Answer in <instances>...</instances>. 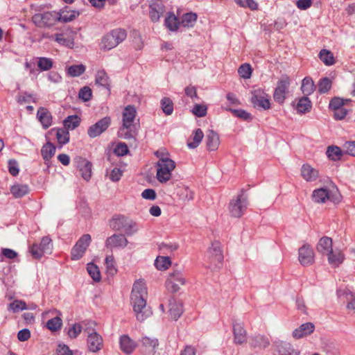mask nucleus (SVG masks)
I'll return each mask as SVG.
<instances>
[{
	"mask_svg": "<svg viewBox=\"0 0 355 355\" xmlns=\"http://www.w3.org/2000/svg\"><path fill=\"white\" fill-rule=\"evenodd\" d=\"M147 288L144 282L136 281L132 286L130 300L137 320L143 322L152 315L150 307L146 306Z\"/></svg>",
	"mask_w": 355,
	"mask_h": 355,
	"instance_id": "obj_1",
	"label": "nucleus"
},
{
	"mask_svg": "<svg viewBox=\"0 0 355 355\" xmlns=\"http://www.w3.org/2000/svg\"><path fill=\"white\" fill-rule=\"evenodd\" d=\"M110 227L114 231H123L127 236L137 232L139 228L136 222L123 215H114L109 221Z\"/></svg>",
	"mask_w": 355,
	"mask_h": 355,
	"instance_id": "obj_2",
	"label": "nucleus"
},
{
	"mask_svg": "<svg viewBox=\"0 0 355 355\" xmlns=\"http://www.w3.org/2000/svg\"><path fill=\"white\" fill-rule=\"evenodd\" d=\"M127 37V32L123 28H115L105 34L101 40V48L111 50L123 42Z\"/></svg>",
	"mask_w": 355,
	"mask_h": 355,
	"instance_id": "obj_3",
	"label": "nucleus"
},
{
	"mask_svg": "<svg viewBox=\"0 0 355 355\" xmlns=\"http://www.w3.org/2000/svg\"><path fill=\"white\" fill-rule=\"evenodd\" d=\"M156 178L160 183H166L171 178V172L175 168V163L168 157H160L156 164Z\"/></svg>",
	"mask_w": 355,
	"mask_h": 355,
	"instance_id": "obj_4",
	"label": "nucleus"
},
{
	"mask_svg": "<svg viewBox=\"0 0 355 355\" xmlns=\"http://www.w3.org/2000/svg\"><path fill=\"white\" fill-rule=\"evenodd\" d=\"M248 206V196L245 194V190L242 189L240 193L230 201L229 211L232 216L240 218L244 214Z\"/></svg>",
	"mask_w": 355,
	"mask_h": 355,
	"instance_id": "obj_5",
	"label": "nucleus"
},
{
	"mask_svg": "<svg viewBox=\"0 0 355 355\" xmlns=\"http://www.w3.org/2000/svg\"><path fill=\"white\" fill-rule=\"evenodd\" d=\"M57 12L48 11L36 13L32 17V21L38 28H49L58 22Z\"/></svg>",
	"mask_w": 355,
	"mask_h": 355,
	"instance_id": "obj_6",
	"label": "nucleus"
},
{
	"mask_svg": "<svg viewBox=\"0 0 355 355\" xmlns=\"http://www.w3.org/2000/svg\"><path fill=\"white\" fill-rule=\"evenodd\" d=\"M207 254L210 262L207 267L210 268H220L223 261L220 243L216 241H214L211 243V246L207 250Z\"/></svg>",
	"mask_w": 355,
	"mask_h": 355,
	"instance_id": "obj_7",
	"label": "nucleus"
},
{
	"mask_svg": "<svg viewBox=\"0 0 355 355\" xmlns=\"http://www.w3.org/2000/svg\"><path fill=\"white\" fill-rule=\"evenodd\" d=\"M291 85V78L287 75H284L277 81V87L273 93V98L279 104H283L286 94L288 93V88Z\"/></svg>",
	"mask_w": 355,
	"mask_h": 355,
	"instance_id": "obj_8",
	"label": "nucleus"
},
{
	"mask_svg": "<svg viewBox=\"0 0 355 355\" xmlns=\"http://www.w3.org/2000/svg\"><path fill=\"white\" fill-rule=\"evenodd\" d=\"M250 101L256 108H261L264 110L270 108V102L268 94L261 89H256L251 92Z\"/></svg>",
	"mask_w": 355,
	"mask_h": 355,
	"instance_id": "obj_9",
	"label": "nucleus"
},
{
	"mask_svg": "<svg viewBox=\"0 0 355 355\" xmlns=\"http://www.w3.org/2000/svg\"><path fill=\"white\" fill-rule=\"evenodd\" d=\"M92 241L91 236L88 234H83L72 248L71 256L72 260H78L83 257L87 248Z\"/></svg>",
	"mask_w": 355,
	"mask_h": 355,
	"instance_id": "obj_10",
	"label": "nucleus"
},
{
	"mask_svg": "<svg viewBox=\"0 0 355 355\" xmlns=\"http://www.w3.org/2000/svg\"><path fill=\"white\" fill-rule=\"evenodd\" d=\"M186 283L184 277L180 270H174L168 275L166 281V287L171 293H177L180 290L179 285H184Z\"/></svg>",
	"mask_w": 355,
	"mask_h": 355,
	"instance_id": "obj_11",
	"label": "nucleus"
},
{
	"mask_svg": "<svg viewBox=\"0 0 355 355\" xmlns=\"http://www.w3.org/2000/svg\"><path fill=\"white\" fill-rule=\"evenodd\" d=\"M112 119L110 116H105L98 120L94 124L90 125L87 129V135L90 138H95L100 136L110 127Z\"/></svg>",
	"mask_w": 355,
	"mask_h": 355,
	"instance_id": "obj_12",
	"label": "nucleus"
},
{
	"mask_svg": "<svg viewBox=\"0 0 355 355\" xmlns=\"http://www.w3.org/2000/svg\"><path fill=\"white\" fill-rule=\"evenodd\" d=\"M137 116V110L134 105H127L122 114V125L123 130L126 128L138 127L139 123H135Z\"/></svg>",
	"mask_w": 355,
	"mask_h": 355,
	"instance_id": "obj_13",
	"label": "nucleus"
},
{
	"mask_svg": "<svg viewBox=\"0 0 355 355\" xmlns=\"http://www.w3.org/2000/svg\"><path fill=\"white\" fill-rule=\"evenodd\" d=\"M158 345L157 338L144 336L139 340L138 346L144 355H154Z\"/></svg>",
	"mask_w": 355,
	"mask_h": 355,
	"instance_id": "obj_14",
	"label": "nucleus"
},
{
	"mask_svg": "<svg viewBox=\"0 0 355 355\" xmlns=\"http://www.w3.org/2000/svg\"><path fill=\"white\" fill-rule=\"evenodd\" d=\"M298 259L303 266H311L314 263V252L310 245L306 243L299 248Z\"/></svg>",
	"mask_w": 355,
	"mask_h": 355,
	"instance_id": "obj_15",
	"label": "nucleus"
},
{
	"mask_svg": "<svg viewBox=\"0 0 355 355\" xmlns=\"http://www.w3.org/2000/svg\"><path fill=\"white\" fill-rule=\"evenodd\" d=\"M128 243V241L124 234H114L111 236L107 238L105 241V246L107 248H125Z\"/></svg>",
	"mask_w": 355,
	"mask_h": 355,
	"instance_id": "obj_16",
	"label": "nucleus"
},
{
	"mask_svg": "<svg viewBox=\"0 0 355 355\" xmlns=\"http://www.w3.org/2000/svg\"><path fill=\"white\" fill-rule=\"evenodd\" d=\"M87 342L89 352H97L103 347V338L96 331L89 333Z\"/></svg>",
	"mask_w": 355,
	"mask_h": 355,
	"instance_id": "obj_17",
	"label": "nucleus"
},
{
	"mask_svg": "<svg viewBox=\"0 0 355 355\" xmlns=\"http://www.w3.org/2000/svg\"><path fill=\"white\" fill-rule=\"evenodd\" d=\"M273 347L274 355H293L295 352L291 344L284 341L275 342Z\"/></svg>",
	"mask_w": 355,
	"mask_h": 355,
	"instance_id": "obj_18",
	"label": "nucleus"
},
{
	"mask_svg": "<svg viewBox=\"0 0 355 355\" xmlns=\"http://www.w3.org/2000/svg\"><path fill=\"white\" fill-rule=\"evenodd\" d=\"M234 341L236 344L241 345L246 342L247 332L243 324L239 322L233 323Z\"/></svg>",
	"mask_w": 355,
	"mask_h": 355,
	"instance_id": "obj_19",
	"label": "nucleus"
},
{
	"mask_svg": "<svg viewBox=\"0 0 355 355\" xmlns=\"http://www.w3.org/2000/svg\"><path fill=\"white\" fill-rule=\"evenodd\" d=\"M333 241L329 236H323L320 239L317 246V251L322 255H328L333 251Z\"/></svg>",
	"mask_w": 355,
	"mask_h": 355,
	"instance_id": "obj_20",
	"label": "nucleus"
},
{
	"mask_svg": "<svg viewBox=\"0 0 355 355\" xmlns=\"http://www.w3.org/2000/svg\"><path fill=\"white\" fill-rule=\"evenodd\" d=\"M95 83L107 90L108 94L111 91V80L104 69L98 70L95 76Z\"/></svg>",
	"mask_w": 355,
	"mask_h": 355,
	"instance_id": "obj_21",
	"label": "nucleus"
},
{
	"mask_svg": "<svg viewBox=\"0 0 355 355\" xmlns=\"http://www.w3.org/2000/svg\"><path fill=\"white\" fill-rule=\"evenodd\" d=\"M315 326L312 322H306L293 331V336L296 339L302 338L310 335L313 332Z\"/></svg>",
	"mask_w": 355,
	"mask_h": 355,
	"instance_id": "obj_22",
	"label": "nucleus"
},
{
	"mask_svg": "<svg viewBox=\"0 0 355 355\" xmlns=\"http://www.w3.org/2000/svg\"><path fill=\"white\" fill-rule=\"evenodd\" d=\"M120 348L126 354H130L135 349L137 344L128 335H123L119 339Z\"/></svg>",
	"mask_w": 355,
	"mask_h": 355,
	"instance_id": "obj_23",
	"label": "nucleus"
},
{
	"mask_svg": "<svg viewBox=\"0 0 355 355\" xmlns=\"http://www.w3.org/2000/svg\"><path fill=\"white\" fill-rule=\"evenodd\" d=\"M301 175L307 182H313L318 178L319 172L308 164H304L301 168Z\"/></svg>",
	"mask_w": 355,
	"mask_h": 355,
	"instance_id": "obj_24",
	"label": "nucleus"
},
{
	"mask_svg": "<svg viewBox=\"0 0 355 355\" xmlns=\"http://www.w3.org/2000/svg\"><path fill=\"white\" fill-rule=\"evenodd\" d=\"M37 117L42 125L44 129H47L52 124V115L44 107H40L37 112Z\"/></svg>",
	"mask_w": 355,
	"mask_h": 355,
	"instance_id": "obj_25",
	"label": "nucleus"
},
{
	"mask_svg": "<svg viewBox=\"0 0 355 355\" xmlns=\"http://www.w3.org/2000/svg\"><path fill=\"white\" fill-rule=\"evenodd\" d=\"M92 164L90 162L80 158L78 168H79L82 178L86 181H89L92 176Z\"/></svg>",
	"mask_w": 355,
	"mask_h": 355,
	"instance_id": "obj_26",
	"label": "nucleus"
},
{
	"mask_svg": "<svg viewBox=\"0 0 355 355\" xmlns=\"http://www.w3.org/2000/svg\"><path fill=\"white\" fill-rule=\"evenodd\" d=\"M206 144L209 150H215L219 146V136L213 130H209L207 132Z\"/></svg>",
	"mask_w": 355,
	"mask_h": 355,
	"instance_id": "obj_27",
	"label": "nucleus"
},
{
	"mask_svg": "<svg viewBox=\"0 0 355 355\" xmlns=\"http://www.w3.org/2000/svg\"><path fill=\"white\" fill-rule=\"evenodd\" d=\"M79 12L76 10L65 9L61 10L60 12H57L58 22H69L73 21L79 15Z\"/></svg>",
	"mask_w": 355,
	"mask_h": 355,
	"instance_id": "obj_28",
	"label": "nucleus"
},
{
	"mask_svg": "<svg viewBox=\"0 0 355 355\" xmlns=\"http://www.w3.org/2000/svg\"><path fill=\"white\" fill-rule=\"evenodd\" d=\"M10 191L15 198H21L30 192V188L28 184H15Z\"/></svg>",
	"mask_w": 355,
	"mask_h": 355,
	"instance_id": "obj_29",
	"label": "nucleus"
},
{
	"mask_svg": "<svg viewBox=\"0 0 355 355\" xmlns=\"http://www.w3.org/2000/svg\"><path fill=\"white\" fill-rule=\"evenodd\" d=\"M169 313L171 318L174 320L178 319L182 315L183 313L182 304L180 302H177L174 300L169 302Z\"/></svg>",
	"mask_w": 355,
	"mask_h": 355,
	"instance_id": "obj_30",
	"label": "nucleus"
},
{
	"mask_svg": "<svg viewBox=\"0 0 355 355\" xmlns=\"http://www.w3.org/2000/svg\"><path fill=\"white\" fill-rule=\"evenodd\" d=\"M81 119L80 116L76 114L68 116L64 121V129L73 130L80 125Z\"/></svg>",
	"mask_w": 355,
	"mask_h": 355,
	"instance_id": "obj_31",
	"label": "nucleus"
},
{
	"mask_svg": "<svg viewBox=\"0 0 355 355\" xmlns=\"http://www.w3.org/2000/svg\"><path fill=\"white\" fill-rule=\"evenodd\" d=\"M56 150V148L53 144L50 141H48L46 144H44L41 149V155L44 160L46 162H49L52 157L55 155Z\"/></svg>",
	"mask_w": 355,
	"mask_h": 355,
	"instance_id": "obj_32",
	"label": "nucleus"
},
{
	"mask_svg": "<svg viewBox=\"0 0 355 355\" xmlns=\"http://www.w3.org/2000/svg\"><path fill=\"white\" fill-rule=\"evenodd\" d=\"M311 107V101L307 96H306L299 99L296 105V110L300 114H305L310 112Z\"/></svg>",
	"mask_w": 355,
	"mask_h": 355,
	"instance_id": "obj_33",
	"label": "nucleus"
},
{
	"mask_svg": "<svg viewBox=\"0 0 355 355\" xmlns=\"http://www.w3.org/2000/svg\"><path fill=\"white\" fill-rule=\"evenodd\" d=\"M163 4L162 3H155L150 6V18L152 21H158L162 13Z\"/></svg>",
	"mask_w": 355,
	"mask_h": 355,
	"instance_id": "obj_34",
	"label": "nucleus"
},
{
	"mask_svg": "<svg viewBox=\"0 0 355 355\" xmlns=\"http://www.w3.org/2000/svg\"><path fill=\"white\" fill-rule=\"evenodd\" d=\"M139 128L138 127H131L123 130V126H121L119 130L118 135L124 139H135L138 134Z\"/></svg>",
	"mask_w": 355,
	"mask_h": 355,
	"instance_id": "obj_35",
	"label": "nucleus"
},
{
	"mask_svg": "<svg viewBox=\"0 0 355 355\" xmlns=\"http://www.w3.org/2000/svg\"><path fill=\"white\" fill-rule=\"evenodd\" d=\"M313 199L315 202L323 203L329 198V191L325 188H320L313 191Z\"/></svg>",
	"mask_w": 355,
	"mask_h": 355,
	"instance_id": "obj_36",
	"label": "nucleus"
},
{
	"mask_svg": "<svg viewBox=\"0 0 355 355\" xmlns=\"http://www.w3.org/2000/svg\"><path fill=\"white\" fill-rule=\"evenodd\" d=\"M204 137V133L200 128L195 130L193 132L192 141L190 140L187 142V146L191 149L197 148Z\"/></svg>",
	"mask_w": 355,
	"mask_h": 355,
	"instance_id": "obj_37",
	"label": "nucleus"
},
{
	"mask_svg": "<svg viewBox=\"0 0 355 355\" xmlns=\"http://www.w3.org/2000/svg\"><path fill=\"white\" fill-rule=\"evenodd\" d=\"M55 131V136L58 143L62 146L67 144L69 141V132L64 128H53L51 132Z\"/></svg>",
	"mask_w": 355,
	"mask_h": 355,
	"instance_id": "obj_38",
	"label": "nucleus"
},
{
	"mask_svg": "<svg viewBox=\"0 0 355 355\" xmlns=\"http://www.w3.org/2000/svg\"><path fill=\"white\" fill-rule=\"evenodd\" d=\"M197 20V15L194 12H187L182 15L180 26L184 27H193Z\"/></svg>",
	"mask_w": 355,
	"mask_h": 355,
	"instance_id": "obj_39",
	"label": "nucleus"
},
{
	"mask_svg": "<svg viewBox=\"0 0 355 355\" xmlns=\"http://www.w3.org/2000/svg\"><path fill=\"white\" fill-rule=\"evenodd\" d=\"M250 345L254 348H266L269 346L270 342L268 338L263 336L257 335L252 338Z\"/></svg>",
	"mask_w": 355,
	"mask_h": 355,
	"instance_id": "obj_40",
	"label": "nucleus"
},
{
	"mask_svg": "<svg viewBox=\"0 0 355 355\" xmlns=\"http://www.w3.org/2000/svg\"><path fill=\"white\" fill-rule=\"evenodd\" d=\"M301 89L305 96H309L314 92L315 85L311 78L305 77L302 80Z\"/></svg>",
	"mask_w": 355,
	"mask_h": 355,
	"instance_id": "obj_41",
	"label": "nucleus"
},
{
	"mask_svg": "<svg viewBox=\"0 0 355 355\" xmlns=\"http://www.w3.org/2000/svg\"><path fill=\"white\" fill-rule=\"evenodd\" d=\"M327 257L329 264L334 267H338L344 261V255L340 252L333 250Z\"/></svg>",
	"mask_w": 355,
	"mask_h": 355,
	"instance_id": "obj_42",
	"label": "nucleus"
},
{
	"mask_svg": "<svg viewBox=\"0 0 355 355\" xmlns=\"http://www.w3.org/2000/svg\"><path fill=\"white\" fill-rule=\"evenodd\" d=\"M166 26L171 31H175L180 26V21L173 13H171L165 19Z\"/></svg>",
	"mask_w": 355,
	"mask_h": 355,
	"instance_id": "obj_43",
	"label": "nucleus"
},
{
	"mask_svg": "<svg viewBox=\"0 0 355 355\" xmlns=\"http://www.w3.org/2000/svg\"><path fill=\"white\" fill-rule=\"evenodd\" d=\"M319 58L327 66H331L335 62L333 53L327 49H322L320 51Z\"/></svg>",
	"mask_w": 355,
	"mask_h": 355,
	"instance_id": "obj_44",
	"label": "nucleus"
},
{
	"mask_svg": "<svg viewBox=\"0 0 355 355\" xmlns=\"http://www.w3.org/2000/svg\"><path fill=\"white\" fill-rule=\"evenodd\" d=\"M327 155L330 159L333 161H338L340 159L343 153L339 147L336 146H330L327 148Z\"/></svg>",
	"mask_w": 355,
	"mask_h": 355,
	"instance_id": "obj_45",
	"label": "nucleus"
},
{
	"mask_svg": "<svg viewBox=\"0 0 355 355\" xmlns=\"http://www.w3.org/2000/svg\"><path fill=\"white\" fill-rule=\"evenodd\" d=\"M87 270L96 282H99L101 280V275L98 266L93 263H89L87 266Z\"/></svg>",
	"mask_w": 355,
	"mask_h": 355,
	"instance_id": "obj_46",
	"label": "nucleus"
},
{
	"mask_svg": "<svg viewBox=\"0 0 355 355\" xmlns=\"http://www.w3.org/2000/svg\"><path fill=\"white\" fill-rule=\"evenodd\" d=\"M171 261L168 257H157L155 261V267L159 270H164L168 268Z\"/></svg>",
	"mask_w": 355,
	"mask_h": 355,
	"instance_id": "obj_47",
	"label": "nucleus"
},
{
	"mask_svg": "<svg viewBox=\"0 0 355 355\" xmlns=\"http://www.w3.org/2000/svg\"><path fill=\"white\" fill-rule=\"evenodd\" d=\"M226 110L232 112L234 116L241 119L243 120L250 121L252 119V116L250 113L246 112L244 110L241 109H232V108H226Z\"/></svg>",
	"mask_w": 355,
	"mask_h": 355,
	"instance_id": "obj_48",
	"label": "nucleus"
},
{
	"mask_svg": "<svg viewBox=\"0 0 355 355\" xmlns=\"http://www.w3.org/2000/svg\"><path fill=\"white\" fill-rule=\"evenodd\" d=\"M37 60V67L41 71H48L52 68L53 62L51 58L39 57Z\"/></svg>",
	"mask_w": 355,
	"mask_h": 355,
	"instance_id": "obj_49",
	"label": "nucleus"
},
{
	"mask_svg": "<svg viewBox=\"0 0 355 355\" xmlns=\"http://www.w3.org/2000/svg\"><path fill=\"white\" fill-rule=\"evenodd\" d=\"M85 71V66L80 64H74L68 67L67 73L71 77H78Z\"/></svg>",
	"mask_w": 355,
	"mask_h": 355,
	"instance_id": "obj_50",
	"label": "nucleus"
},
{
	"mask_svg": "<svg viewBox=\"0 0 355 355\" xmlns=\"http://www.w3.org/2000/svg\"><path fill=\"white\" fill-rule=\"evenodd\" d=\"M105 264L106 267V271L108 275L113 276L116 273L117 270L115 266V261L112 255L106 257Z\"/></svg>",
	"mask_w": 355,
	"mask_h": 355,
	"instance_id": "obj_51",
	"label": "nucleus"
},
{
	"mask_svg": "<svg viewBox=\"0 0 355 355\" xmlns=\"http://www.w3.org/2000/svg\"><path fill=\"white\" fill-rule=\"evenodd\" d=\"M349 101H351L350 99H343L339 97H334L330 101L329 107L333 110L342 108L347 102Z\"/></svg>",
	"mask_w": 355,
	"mask_h": 355,
	"instance_id": "obj_52",
	"label": "nucleus"
},
{
	"mask_svg": "<svg viewBox=\"0 0 355 355\" xmlns=\"http://www.w3.org/2000/svg\"><path fill=\"white\" fill-rule=\"evenodd\" d=\"M331 84L332 82L329 78H321L318 83V92L320 94L327 93L331 89Z\"/></svg>",
	"mask_w": 355,
	"mask_h": 355,
	"instance_id": "obj_53",
	"label": "nucleus"
},
{
	"mask_svg": "<svg viewBox=\"0 0 355 355\" xmlns=\"http://www.w3.org/2000/svg\"><path fill=\"white\" fill-rule=\"evenodd\" d=\"M161 105L163 112L166 115H171L173 112V101L167 97H164L161 100Z\"/></svg>",
	"mask_w": 355,
	"mask_h": 355,
	"instance_id": "obj_54",
	"label": "nucleus"
},
{
	"mask_svg": "<svg viewBox=\"0 0 355 355\" xmlns=\"http://www.w3.org/2000/svg\"><path fill=\"white\" fill-rule=\"evenodd\" d=\"M62 324V320L59 317H55L47 321L46 327L52 331H55L61 328Z\"/></svg>",
	"mask_w": 355,
	"mask_h": 355,
	"instance_id": "obj_55",
	"label": "nucleus"
},
{
	"mask_svg": "<svg viewBox=\"0 0 355 355\" xmlns=\"http://www.w3.org/2000/svg\"><path fill=\"white\" fill-rule=\"evenodd\" d=\"M238 73L243 78H250L252 74V67L250 64L248 63L241 64L238 69Z\"/></svg>",
	"mask_w": 355,
	"mask_h": 355,
	"instance_id": "obj_56",
	"label": "nucleus"
},
{
	"mask_svg": "<svg viewBox=\"0 0 355 355\" xmlns=\"http://www.w3.org/2000/svg\"><path fill=\"white\" fill-rule=\"evenodd\" d=\"M92 96V91L88 86L82 87L78 92V98L84 102L89 101Z\"/></svg>",
	"mask_w": 355,
	"mask_h": 355,
	"instance_id": "obj_57",
	"label": "nucleus"
},
{
	"mask_svg": "<svg viewBox=\"0 0 355 355\" xmlns=\"http://www.w3.org/2000/svg\"><path fill=\"white\" fill-rule=\"evenodd\" d=\"M29 252L33 257L36 259H40L45 254L37 243H33L29 248Z\"/></svg>",
	"mask_w": 355,
	"mask_h": 355,
	"instance_id": "obj_58",
	"label": "nucleus"
},
{
	"mask_svg": "<svg viewBox=\"0 0 355 355\" xmlns=\"http://www.w3.org/2000/svg\"><path fill=\"white\" fill-rule=\"evenodd\" d=\"M9 306L10 309L15 313L27 309L26 302L21 300H15Z\"/></svg>",
	"mask_w": 355,
	"mask_h": 355,
	"instance_id": "obj_59",
	"label": "nucleus"
},
{
	"mask_svg": "<svg viewBox=\"0 0 355 355\" xmlns=\"http://www.w3.org/2000/svg\"><path fill=\"white\" fill-rule=\"evenodd\" d=\"M54 37L55 40L61 45L69 47L73 45V40L64 37L62 33H56L55 34Z\"/></svg>",
	"mask_w": 355,
	"mask_h": 355,
	"instance_id": "obj_60",
	"label": "nucleus"
},
{
	"mask_svg": "<svg viewBox=\"0 0 355 355\" xmlns=\"http://www.w3.org/2000/svg\"><path fill=\"white\" fill-rule=\"evenodd\" d=\"M114 153L119 157H122L129 153L128 146L125 143H119L114 149Z\"/></svg>",
	"mask_w": 355,
	"mask_h": 355,
	"instance_id": "obj_61",
	"label": "nucleus"
},
{
	"mask_svg": "<svg viewBox=\"0 0 355 355\" xmlns=\"http://www.w3.org/2000/svg\"><path fill=\"white\" fill-rule=\"evenodd\" d=\"M51 241L49 236H44L38 245L45 253H49L52 247Z\"/></svg>",
	"mask_w": 355,
	"mask_h": 355,
	"instance_id": "obj_62",
	"label": "nucleus"
},
{
	"mask_svg": "<svg viewBox=\"0 0 355 355\" xmlns=\"http://www.w3.org/2000/svg\"><path fill=\"white\" fill-rule=\"evenodd\" d=\"M207 107L204 105L196 104L192 110L193 114L198 117H202L207 114Z\"/></svg>",
	"mask_w": 355,
	"mask_h": 355,
	"instance_id": "obj_63",
	"label": "nucleus"
},
{
	"mask_svg": "<svg viewBox=\"0 0 355 355\" xmlns=\"http://www.w3.org/2000/svg\"><path fill=\"white\" fill-rule=\"evenodd\" d=\"M56 352L58 355H73V352L69 347L63 343L58 344Z\"/></svg>",
	"mask_w": 355,
	"mask_h": 355,
	"instance_id": "obj_64",
	"label": "nucleus"
}]
</instances>
